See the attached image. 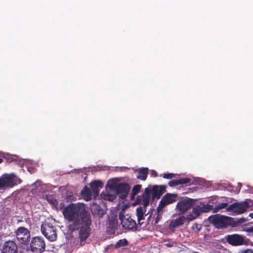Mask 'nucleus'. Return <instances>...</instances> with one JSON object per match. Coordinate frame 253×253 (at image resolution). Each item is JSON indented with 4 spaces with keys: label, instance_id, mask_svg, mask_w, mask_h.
Instances as JSON below:
<instances>
[{
    "label": "nucleus",
    "instance_id": "obj_21",
    "mask_svg": "<svg viewBox=\"0 0 253 253\" xmlns=\"http://www.w3.org/2000/svg\"><path fill=\"white\" fill-rule=\"evenodd\" d=\"M148 173V169L147 168H142L138 170L136 178L141 180H145L147 178Z\"/></svg>",
    "mask_w": 253,
    "mask_h": 253
},
{
    "label": "nucleus",
    "instance_id": "obj_19",
    "mask_svg": "<svg viewBox=\"0 0 253 253\" xmlns=\"http://www.w3.org/2000/svg\"><path fill=\"white\" fill-rule=\"evenodd\" d=\"M118 222L116 219H111L109 220L107 227V232L108 234L114 235L116 230L118 229Z\"/></svg>",
    "mask_w": 253,
    "mask_h": 253
},
{
    "label": "nucleus",
    "instance_id": "obj_35",
    "mask_svg": "<svg viewBox=\"0 0 253 253\" xmlns=\"http://www.w3.org/2000/svg\"><path fill=\"white\" fill-rule=\"evenodd\" d=\"M247 231L249 232H252V233H253V226L250 227V228H249L248 229V230H247Z\"/></svg>",
    "mask_w": 253,
    "mask_h": 253
},
{
    "label": "nucleus",
    "instance_id": "obj_18",
    "mask_svg": "<svg viewBox=\"0 0 253 253\" xmlns=\"http://www.w3.org/2000/svg\"><path fill=\"white\" fill-rule=\"evenodd\" d=\"M202 213L200 205H197L193 207L191 213L187 216V220L191 221L196 219Z\"/></svg>",
    "mask_w": 253,
    "mask_h": 253
},
{
    "label": "nucleus",
    "instance_id": "obj_6",
    "mask_svg": "<svg viewBox=\"0 0 253 253\" xmlns=\"http://www.w3.org/2000/svg\"><path fill=\"white\" fill-rule=\"evenodd\" d=\"M45 243L41 236H36L32 238L30 244V251L33 253H42L45 250Z\"/></svg>",
    "mask_w": 253,
    "mask_h": 253
},
{
    "label": "nucleus",
    "instance_id": "obj_38",
    "mask_svg": "<svg viewBox=\"0 0 253 253\" xmlns=\"http://www.w3.org/2000/svg\"><path fill=\"white\" fill-rule=\"evenodd\" d=\"M238 185H240V186L241 187V185H242V184H241V183H238Z\"/></svg>",
    "mask_w": 253,
    "mask_h": 253
},
{
    "label": "nucleus",
    "instance_id": "obj_39",
    "mask_svg": "<svg viewBox=\"0 0 253 253\" xmlns=\"http://www.w3.org/2000/svg\"><path fill=\"white\" fill-rule=\"evenodd\" d=\"M192 253H199L198 252H192Z\"/></svg>",
    "mask_w": 253,
    "mask_h": 253
},
{
    "label": "nucleus",
    "instance_id": "obj_20",
    "mask_svg": "<svg viewBox=\"0 0 253 253\" xmlns=\"http://www.w3.org/2000/svg\"><path fill=\"white\" fill-rule=\"evenodd\" d=\"M190 182L189 178H182L179 179H173L169 181L168 184L170 187H174L178 185L187 184Z\"/></svg>",
    "mask_w": 253,
    "mask_h": 253
},
{
    "label": "nucleus",
    "instance_id": "obj_8",
    "mask_svg": "<svg viewBox=\"0 0 253 253\" xmlns=\"http://www.w3.org/2000/svg\"><path fill=\"white\" fill-rule=\"evenodd\" d=\"M249 204L247 202L242 203H234L227 208L226 211H232L234 214L237 215L245 212L249 208Z\"/></svg>",
    "mask_w": 253,
    "mask_h": 253
},
{
    "label": "nucleus",
    "instance_id": "obj_16",
    "mask_svg": "<svg viewBox=\"0 0 253 253\" xmlns=\"http://www.w3.org/2000/svg\"><path fill=\"white\" fill-rule=\"evenodd\" d=\"M151 194V189L149 188H146L144 190V192L142 195L141 204L145 211V209L149 204Z\"/></svg>",
    "mask_w": 253,
    "mask_h": 253
},
{
    "label": "nucleus",
    "instance_id": "obj_28",
    "mask_svg": "<svg viewBox=\"0 0 253 253\" xmlns=\"http://www.w3.org/2000/svg\"><path fill=\"white\" fill-rule=\"evenodd\" d=\"M163 213V210L158 211V207L157 208V216L155 219V224H157L160 219L162 218V215Z\"/></svg>",
    "mask_w": 253,
    "mask_h": 253
},
{
    "label": "nucleus",
    "instance_id": "obj_33",
    "mask_svg": "<svg viewBox=\"0 0 253 253\" xmlns=\"http://www.w3.org/2000/svg\"><path fill=\"white\" fill-rule=\"evenodd\" d=\"M193 227H195L197 229V232H199L201 229V226L197 223H195Z\"/></svg>",
    "mask_w": 253,
    "mask_h": 253
},
{
    "label": "nucleus",
    "instance_id": "obj_15",
    "mask_svg": "<svg viewBox=\"0 0 253 253\" xmlns=\"http://www.w3.org/2000/svg\"><path fill=\"white\" fill-rule=\"evenodd\" d=\"M103 183L99 180H93L90 183L91 191L94 197H96L99 192V189L103 187Z\"/></svg>",
    "mask_w": 253,
    "mask_h": 253
},
{
    "label": "nucleus",
    "instance_id": "obj_24",
    "mask_svg": "<svg viewBox=\"0 0 253 253\" xmlns=\"http://www.w3.org/2000/svg\"><path fill=\"white\" fill-rule=\"evenodd\" d=\"M128 244V242L126 239H120L115 244V248L117 249L122 247L126 246Z\"/></svg>",
    "mask_w": 253,
    "mask_h": 253
},
{
    "label": "nucleus",
    "instance_id": "obj_14",
    "mask_svg": "<svg viewBox=\"0 0 253 253\" xmlns=\"http://www.w3.org/2000/svg\"><path fill=\"white\" fill-rule=\"evenodd\" d=\"M3 253H17L18 247L16 243L13 241H6L2 247Z\"/></svg>",
    "mask_w": 253,
    "mask_h": 253
},
{
    "label": "nucleus",
    "instance_id": "obj_26",
    "mask_svg": "<svg viewBox=\"0 0 253 253\" xmlns=\"http://www.w3.org/2000/svg\"><path fill=\"white\" fill-rule=\"evenodd\" d=\"M201 211L202 213L208 212L212 209V206L210 205H201Z\"/></svg>",
    "mask_w": 253,
    "mask_h": 253
},
{
    "label": "nucleus",
    "instance_id": "obj_36",
    "mask_svg": "<svg viewBox=\"0 0 253 253\" xmlns=\"http://www.w3.org/2000/svg\"><path fill=\"white\" fill-rule=\"evenodd\" d=\"M250 216L253 218V213H250Z\"/></svg>",
    "mask_w": 253,
    "mask_h": 253
},
{
    "label": "nucleus",
    "instance_id": "obj_7",
    "mask_svg": "<svg viewBox=\"0 0 253 253\" xmlns=\"http://www.w3.org/2000/svg\"><path fill=\"white\" fill-rule=\"evenodd\" d=\"M15 236L18 242L24 245L29 244L30 240V232L26 228L21 226L15 231Z\"/></svg>",
    "mask_w": 253,
    "mask_h": 253
},
{
    "label": "nucleus",
    "instance_id": "obj_23",
    "mask_svg": "<svg viewBox=\"0 0 253 253\" xmlns=\"http://www.w3.org/2000/svg\"><path fill=\"white\" fill-rule=\"evenodd\" d=\"M46 200L50 204L52 208L57 210L58 203L56 199L52 195H49L46 196Z\"/></svg>",
    "mask_w": 253,
    "mask_h": 253
},
{
    "label": "nucleus",
    "instance_id": "obj_22",
    "mask_svg": "<svg viewBox=\"0 0 253 253\" xmlns=\"http://www.w3.org/2000/svg\"><path fill=\"white\" fill-rule=\"evenodd\" d=\"M81 194L84 199L86 201H90L91 199V190L86 186H85L82 190Z\"/></svg>",
    "mask_w": 253,
    "mask_h": 253
},
{
    "label": "nucleus",
    "instance_id": "obj_4",
    "mask_svg": "<svg viewBox=\"0 0 253 253\" xmlns=\"http://www.w3.org/2000/svg\"><path fill=\"white\" fill-rule=\"evenodd\" d=\"M18 183L22 182L21 179L17 177L14 173L4 174L0 177V189L11 188Z\"/></svg>",
    "mask_w": 253,
    "mask_h": 253
},
{
    "label": "nucleus",
    "instance_id": "obj_12",
    "mask_svg": "<svg viewBox=\"0 0 253 253\" xmlns=\"http://www.w3.org/2000/svg\"><path fill=\"white\" fill-rule=\"evenodd\" d=\"M166 185H155L151 189L152 198L153 200L155 199H159L162 195L166 191Z\"/></svg>",
    "mask_w": 253,
    "mask_h": 253
},
{
    "label": "nucleus",
    "instance_id": "obj_13",
    "mask_svg": "<svg viewBox=\"0 0 253 253\" xmlns=\"http://www.w3.org/2000/svg\"><path fill=\"white\" fill-rule=\"evenodd\" d=\"M130 186L129 184L126 183H121L118 184L116 187V192L118 194H121L122 199H125L130 190Z\"/></svg>",
    "mask_w": 253,
    "mask_h": 253
},
{
    "label": "nucleus",
    "instance_id": "obj_32",
    "mask_svg": "<svg viewBox=\"0 0 253 253\" xmlns=\"http://www.w3.org/2000/svg\"><path fill=\"white\" fill-rule=\"evenodd\" d=\"M144 219V215H137L138 224L140 225H142L143 223L141 222V221Z\"/></svg>",
    "mask_w": 253,
    "mask_h": 253
},
{
    "label": "nucleus",
    "instance_id": "obj_27",
    "mask_svg": "<svg viewBox=\"0 0 253 253\" xmlns=\"http://www.w3.org/2000/svg\"><path fill=\"white\" fill-rule=\"evenodd\" d=\"M108 185L110 189L116 190L118 184L114 180L110 179L108 182Z\"/></svg>",
    "mask_w": 253,
    "mask_h": 253
},
{
    "label": "nucleus",
    "instance_id": "obj_3",
    "mask_svg": "<svg viewBox=\"0 0 253 253\" xmlns=\"http://www.w3.org/2000/svg\"><path fill=\"white\" fill-rule=\"evenodd\" d=\"M41 231L43 235L49 241L54 242L56 240V229L52 223L45 221L41 225Z\"/></svg>",
    "mask_w": 253,
    "mask_h": 253
},
{
    "label": "nucleus",
    "instance_id": "obj_30",
    "mask_svg": "<svg viewBox=\"0 0 253 253\" xmlns=\"http://www.w3.org/2000/svg\"><path fill=\"white\" fill-rule=\"evenodd\" d=\"M143 208V207H140L136 209L137 216L144 215Z\"/></svg>",
    "mask_w": 253,
    "mask_h": 253
},
{
    "label": "nucleus",
    "instance_id": "obj_31",
    "mask_svg": "<svg viewBox=\"0 0 253 253\" xmlns=\"http://www.w3.org/2000/svg\"><path fill=\"white\" fill-rule=\"evenodd\" d=\"M173 177H174V174L171 173H164L163 176V177L165 179H171Z\"/></svg>",
    "mask_w": 253,
    "mask_h": 253
},
{
    "label": "nucleus",
    "instance_id": "obj_9",
    "mask_svg": "<svg viewBox=\"0 0 253 253\" xmlns=\"http://www.w3.org/2000/svg\"><path fill=\"white\" fill-rule=\"evenodd\" d=\"M119 219L123 228L128 230H136V223L130 216L128 215H123L120 214Z\"/></svg>",
    "mask_w": 253,
    "mask_h": 253
},
{
    "label": "nucleus",
    "instance_id": "obj_1",
    "mask_svg": "<svg viewBox=\"0 0 253 253\" xmlns=\"http://www.w3.org/2000/svg\"><path fill=\"white\" fill-rule=\"evenodd\" d=\"M62 214L65 220L72 222L68 225V229L71 232L79 230L76 245H85L91 234L92 221L84 205L71 203L63 210Z\"/></svg>",
    "mask_w": 253,
    "mask_h": 253
},
{
    "label": "nucleus",
    "instance_id": "obj_37",
    "mask_svg": "<svg viewBox=\"0 0 253 253\" xmlns=\"http://www.w3.org/2000/svg\"><path fill=\"white\" fill-rule=\"evenodd\" d=\"M3 160L1 158H0V163H1L2 162Z\"/></svg>",
    "mask_w": 253,
    "mask_h": 253
},
{
    "label": "nucleus",
    "instance_id": "obj_5",
    "mask_svg": "<svg viewBox=\"0 0 253 253\" xmlns=\"http://www.w3.org/2000/svg\"><path fill=\"white\" fill-rule=\"evenodd\" d=\"M224 240L227 243L232 246L247 245L249 242L248 239L238 234L227 235L224 237Z\"/></svg>",
    "mask_w": 253,
    "mask_h": 253
},
{
    "label": "nucleus",
    "instance_id": "obj_2",
    "mask_svg": "<svg viewBox=\"0 0 253 253\" xmlns=\"http://www.w3.org/2000/svg\"><path fill=\"white\" fill-rule=\"evenodd\" d=\"M233 218L222 215L219 214L211 215L209 217V222L218 229L227 227L232 224Z\"/></svg>",
    "mask_w": 253,
    "mask_h": 253
},
{
    "label": "nucleus",
    "instance_id": "obj_29",
    "mask_svg": "<svg viewBox=\"0 0 253 253\" xmlns=\"http://www.w3.org/2000/svg\"><path fill=\"white\" fill-rule=\"evenodd\" d=\"M229 206L228 205L227 203H219L218 205H216V209L217 210H221L224 209L225 208H227Z\"/></svg>",
    "mask_w": 253,
    "mask_h": 253
},
{
    "label": "nucleus",
    "instance_id": "obj_25",
    "mask_svg": "<svg viewBox=\"0 0 253 253\" xmlns=\"http://www.w3.org/2000/svg\"><path fill=\"white\" fill-rule=\"evenodd\" d=\"M141 188V185L139 184L136 185L133 187L131 193V199H132L135 197V196L140 192Z\"/></svg>",
    "mask_w": 253,
    "mask_h": 253
},
{
    "label": "nucleus",
    "instance_id": "obj_17",
    "mask_svg": "<svg viewBox=\"0 0 253 253\" xmlns=\"http://www.w3.org/2000/svg\"><path fill=\"white\" fill-rule=\"evenodd\" d=\"M187 220L184 215L180 216L174 220H171L169 223V229L174 230L175 228L182 225Z\"/></svg>",
    "mask_w": 253,
    "mask_h": 253
},
{
    "label": "nucleus",
    "instance_id": "obj_11",
    "mask_svg": "<svg viewBox=\"0 0 253 253\" xmlns=\"http://www.w3.org/2000/svg\"><path fill=\"white\" fill-rule=\"evenodd\" d=\"M177 197L176 194L167 193L159 202L158 206V211H162L166 206L175 202Z\"/></svg>",
    "mask_w": 253,
    "mask_h": 253
},
{
    "label": "nucleus",
    "instance_id": "obj_34",
    "mask_svg": "<svg viewBox=\"0 0 253 253\" xmlns=\"http://www.w3.org/2000/svg\"><path fill=\"white\" fill-rule=\"evenodd\" d=\"M240 253H253V250L246 249L240 252Z\"/></svg>",
    "mask_w": 253,
    "mask_h": 253
},
{
    "label": "nucleus",
    "instance_id": "obj_10",
    "mask_svg": "<svg viewBox=\"0 0 253 253\" xmlns=\"http://www.w3.org/2000/svg\"><path fill=\"white\" fill-rule=\"evenodd\" d=\"M194 202V200L186 197L180 200L177 203L176 207L180 211V213L183 214L193 207Z\"/></svg>",
    "mask_w": 253,
    "mask_h": 253
}]
</instances>
